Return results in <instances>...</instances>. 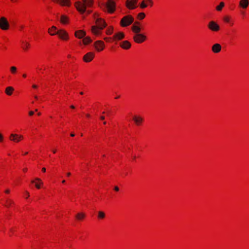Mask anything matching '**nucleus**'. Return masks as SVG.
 <instances>
[{
	"mask_svg": "<svg viewBox=\"0 0 249 249\" xmlns=\"http://www.w3.org/2000/svg\"><path fill=\"white\" fill-rule=\"evenodd\" d=\"M93 0H82L75 2V6L78 12L81 14L86 11L87 7H90L92 6Z\"/></svg>",
	"mask_w": 249,
	"mask_h": 249,
	"instance_id": "f257e3e1",
	"label": "nucleus"
},
{
	"mask_svg": "<svg viewBox=\"0 0 249 249\" xmlns=\"http://www.w3.org/2000/svg\"><path fill=\"white\" fill-rule=\"evenodd\" d=\"M96 24L97 26H92L91 27L92 33L96 36L100 34V31L99 30L103 29L107 25L105 21L102 18H97L96 19Z\"/></svg>",
	"mask_w": 249,
	"mask_h": 249,
	"instance_id": "f03ea898",
	"label": "nucleus"
},
{
	"mask_svg": "<svg viewBox=\"0 0 249 249\" xmlns=\"http://www.w3.org/2000/svg\"><path fill=\"white\" fill-rule=\"evenodd\" d=\"M134 21V18L130 15L124 17L120 21V25L122 27H126L132 24Z\"/></svg>",
	"mask_w": 249,
	"mask_h": 249,
	"instance_id": "7ed1b4c3",
	"label": "nucleus"
},
{
	"mask_svg": "<svg viewBox=\"0 0 249 249\" xmlns=\"http://www.w3.org/2000/svg\"><path fill=\"white\" fill-rule=\"evenodd\" d=\"M105 7L109 13H113L115 10V3L113 0H108L105 4Z\"/></svg>",
	"mask_w": 249,
	"mask_h": 249,
	"instance_id": "20e7f679",
	"label": "nucleus"
},
{
	"mask_svg": "<svg viewBox=\"0 0 249 249\" xmlns=\"http://www.w3.org/2000/svg\"><path fill=\"white\" fill-rule=\"evenodd\" d=\"M208 28L212 31L218 32L220 30L219 25L214 21H210L208 24Z\"/></svg>",
	"mask_w": 249,
	"mask_h": 249,
	"instance_id": "39448f33",
	"label": "nucleus"
},
{
	"mask_svg": "<svg viewBox=\"0 0 249 249\" xmlns=\"http://www.w3.org/2000/svg\"><path fill=\"white\" fill-rule=\"evenodd\" d=\"M146 38V36L142 34H135L133 36L134 40L137 43H141L143 42Z\"/></svg>",
	"mask_w": 249,
	"mask_h": 249,
	"instance_id": "423d86ee",
	"label": "nucleus"
},
{
	"mask_svg": "<svg viewBox=\"0 0 249 249\" xmlns=\"http://www.w3.org/2000/svg\"><path fill=\"white\" fill-rule=\"evenodd\" d=\"M137 0H127L126 5L129 9H133L137 7Z\"/></svg>",
	"mask_w": 249,
	"mask_h": 249,
	"instance_id": "0eeeda50",
	"label": "nucleus"
},
{
	"mask_svg": "<svg viewBox=\"0 0 249 249\" xmlns=\"http://www.w3.org/2000/svg\"><path fill=\"white\" fill-rule=\"evenodd\" d=\"M94 46L97 51L100 52L104 50L105 48V44L103 41L98 40L94 42Z\"/></svg>",
	"mask_w": 249,
	"mask_h": 249,
	"instance_id": "6e6552de",
	"label": "nucleus"
},
{
	"mask_svg": "<svg viewBox=\"0 0 249 249\" xmlns=\"http://www.w3.org/2000/svg\"><path fill=\"white\" fill-rule=\"evenodd\" d=\"M9 27V24L7 20L5 18L1 17V30H7Z\"/></svg>",
	"mask_w": 249,
	"mask_h": 249,
	"instance_id": "1a4fd4ad",
	"label": "nucleus"
},
{
	"mask_svg": "<svg viewBox=\"0 0 249 249\" xmlns=\"http://www.w3.org/2000/svg\"><path fill=\"white\" fill-rule=\"evenodd\" d=\"M94 57V53L92 52H89L86 54L83 57V60L86 62H90Z\"/></svg>",
	"mask_w": 249,
	"mask_h": 249,
	"instance_id": "9d476101",
	"label": "nucleus"
},
{
	"mask_svg": "<svg viewBox=\"0 0 249 249\" xmlns=\"http://www.w3.org/2000/svg\"><path fill=\"white\" fill-rule=\"evenodd\" d=\"M124 37V34L123 32H118L112 36V39L114 41L120 40Z\"/></svg>",
	"mask_w": 249,
	"mask_h": 249,
	"instance_id": "9b49d317",
	"label": "nucleus"
},
{
	"mask_svg": "<svg viewBox=\"0 0 249 249\" xmlns=\"http://www.w3.org/2000/svg\"><path fill=\"white\" fill-rule=\"evenodd\" d=\"M120 46L124 49L127 50L129 49L131 46V43L127 40L124 41L120 43Z\"/></svg>",
	"mask_w": 249,
	"mask_h": 249,
	"instance_id": "f8f14e48",
	"label": "nucleus"
},
{
	"mask_svg": "<svg viewBox=\"0 0 249 249\" xmlns=\"http://www.w3.org/2000/svg\"><path fill=\"white\" fill-rule=\"evenodd\" d=\"M22 135H18L17 134H11L10 136V139L15 142H18L23 139Z\"/></svg>",
	"mask_w": 249,
	"mask_h": 249,
	"instance_id": "ddd939ff",
	"label": "nucleus"
},
{
	"mask_svg": "<svg viewBox=\"0 0 249 249\" xmlns=\"http://www.w3.org/2000/svg\"><path fill=\"white\" fill-rule=\"evenodd\" d=\"M57 34L59 35V37L63 39H67L68 38V34L62 30L57 31Z\"/></svg>",
	"mask_w": 249,
	"mask_h": 249,
	"instance_id": "4468645a",
	"label": "nucleus"
},
{
	"mask_svg": "<svg viewBox=\"0 0 249 249\" xmlns=\"http://www.w3.org/2000/svg\"><path fill=\"white\" fill-rule=\"evenodd\" d=\"M221 50V46L218 43L214 44L212 47V50L214 53H218Z\"/></svg>",
	"mask_w": 249,
	"mask_h": 249,
	"instance_id": "2eb2a0df",
	"label": "nucleus"
},
{
	"mask_svg": "<svg viewBox=\"0 0 249 249\" xmlns=\"http://www.w3.org/2000/svg\"><path fill=\"white\" fill-rule=\"evenodd\" d=\"M249 0H240L239 2V6L243 9H246L249 6Z\"/></svg>",
	"mask_w": 249,
	"mask_h": 249,
	"instance_id": "dca6fc26",
	"label": "nucleus"
},
{
	"mask_svg": "<svg viewBox=\"0 0 249 249\" xmlns=\"http://www.w3.org/2000/svg\"><path fill=\"white\" fill-rule=\"evenodd\" d=\"M139 24V22H136L132 26V31L135 33V34H140L141 31V28L137 25Z\"/></svg>",
	"mask_w": 249,
	"mask_h": 249,
	"instance_id": "f3484780",
	"label": "nucleus"
},
{
	"mask_svg": "<svg viewBox=\"0 0 249 249\" xmlns=\"http://www.w3.org/2000/svg\"><path fill=\"white\" fill-rule=\"evenodd\" d=\"M86 32L83 30H79L76 31L75 33V36L78 38H82L86 36Z\"/></svg>",
	"mask_w": 249,
	"mask_h": 249,
	"instance_id": "a211bd4d",
	"label": "nucleus"
},
{
	"mask_svg": "<svg viewBox=\"0 0 249 249\" xmlns=\"http://www.w3.org/2000/svg\"><path fill=\"white\" fill-rule=\"evenodd\" d=\"M133 120L137 125H139L143 121V118L140 116H135L133 117Z\"/></svg>",
	"mask_w": 249,
	"mask_h": 249,
	"instance_id": "6ab92c4d",
	"label": "nucleus"
},
{
	"mask_svg": "<svg viewBox=\"0 0 249 249\" xmlns=\"http://www.w3.org/2000/svg\"><path fill=\"white\" fill-rule=\"evenodd\" d=\"M54 1L59 2L62 5L69 6L70 5V0H53Z\"/></svg>",
	"mask_w": 249,
	"mask_h": 249,
	"instance_id": "aec40b11",
	"label": "nucleus"
},
{
	"mask_svg": "<svg viewBox=\"0 0 249 249\" xmlns=\"http://www.w3.org/2000/svg\"><path fill=\"white\" fill-rule=\"evenodd\" d=\"M57 28L55 26H53L52 28L48 29V32L51 36L57 34Z\"/></svg>",
	"mask_w": 249,
	"mask_h": 249,
	"instance_id": "412c9836",
	"label": "nucleus"
},
{
	"mask_svg": "<svg viewBox=\"0 0 249 249\" xmlns=\"http://www.w3.org/2000/svg\"><path fill=\"white\" fill-rule=\"evenodd\" d=\"M85 217V214L83 213H79L75 216L76 218L78 220H82Z\"/></svg>",
	"mask_w": 249,
	"mask_h": 249,
	"instance_id": "4be33fe9",
	"label": "nucleus"
},
{
	"mask_svg": "<svg viewBox=\"0 0 249 249\" xmlns=\"http://www.w3.org/2000/svg\"><path fill=\"white\" fill-rule=\"evenodd\" d=\"M14 89L12 87H8L5 89V93L8 95H11Z\"/></svg>",
	"mask_w": 249,
	"mask_h": 249,
	"instance_id": "5701e85b",
	"label": "nucleus"
},
{
	"mask_svg": "<svg viewBox=\"0 0 249 249\" xmlns=\"http://www.w3.org/2000/svg\"><path fill=\"white\" fill-rule=\"evenodd\" d=\"M223 20L225 22L230 23L231 25L233 24V23L231 21V18L228 16H224L223 18Z\"/></svg>",
	"mask_w": 249,
	"mask_h": 249,
	"instance_id": "b1692460",
	"label": "nucleus"
},
{
	"mask_svg": "<svg viewBox=\"0 0 249 249\" xmlns=\"http://www.w3.org/2000/svg\"><path fill=\"white\" fill-rule=\"evenodd\" d=\"M91 42V39L89 36H87L83 39V44H84L85 45H87Z\"/></svg>",
	"mask_w": 249,
	"mask_h": 249,
	"instance_id": "393cba45",
	"label": "nucleus"
},
{
	"mask_svg": "<svg viewBox=\"0 0 249 249\" xmlns=\"http://www.w3.org/2000/svg\"><path fill=\"white\" fill-rule=\"evenodd\" d=\"M225 4L223 2H221L218 6L216 7V10L218 11H220L222 8L224 6Z\"/></svg>",
	"mask_w": 249,
	"mask_h": 249,
	"instance_id": "a878e982",
	"label": "nucleus"
},
{
	"mask_svg": "<svg viewBox=\"0 0 249 249\" xmlns=\"http://www.w3.org/2000/svg\"><path fill=\"white\" fill-rule=\"evenodd\" d=\"M61 22L63 24H66L68 22V18L65 16H62L61 17Z\"/></svg>",
	"mask_w": 249,
	"mask_h": 249,
	"instance_id": "bb28decb",
	"label": "nucleus"
},
{
	"mask_svg": "<svg viewBox=\"0 0 249 249\" xmlns=\"http://www.w3.org/2000/svg\"><path fill=\"white\" fill-rule=\"evenodd\" d=\"M98 217L99 219H103L105 217V213L104 212L102 211L98 212Z\"/></svg>",
	"mask_w": 249,
	"mask_h": 249,
	"instance_id": "cd10ccee",
	"label": "nucleus"
},
{
	"mask_svg": "<svg viewBox=\"0 0 249 249\" xmlns=\"http://www.w3.org/2000/svg\"><path fill=\"white\" fill-rule=\"evenodd\" d=\"M22 44H23V46H22V48L24 50H26L28 47L30 46V44L28 42H24V41H22Z\"/></svg>",
	"mask_w": 249,
	"mask_h": 249,
	"instance_id": "c85d7f7f",
	"label": "nucleus"
},
{
	"mask_svg": "<svg viewBox=\"0 0 249 249\" xmlns=\"http://www.w3.org/2000/svg\"><path fill=\"white\" fill-rule=\"evenodd\" d=\"M113 33V28L110 27L106 31V34L108 35H111Z\"/></svg>",
	"mask_w": 249,
	"mask_h": 249,
	"instance_id": "c756f323",
	"label": "nucleus"
},
{
	"mask_svg": "<svg viewBox=\"0 0 249 249\" xmlns=\"http://www.w3.org/2000/svg\"><path fill=\"white\" fill-rule=\"evenodd\" d=\"M145 15L144 13H140L138 15V18L140 19H142L144 18Z\"/></svg>",
	"mask_w": 249,
	"mask_h": 249,
	"instance_id": "7c9ffc66",
	"label": "nucleus"
},
{
	"mask_svg": "<svg viewBox=\"0 0 249 249\" xmlns=\"http://www.w3.org/2000/svg\"><path fill=\"white\" fill-rule=\"evenodd\" d=\"M147 5L145 3V1L143 0L141 4H140V7L141 8H144L147 7Z\"/></svg>",
	"mask_w": 249,
	"mask_h": 249,
	"instance_id": "2f4dec72",
	"label": "nucleus"
},
{
	"mask_svg": "<svg viewBox=\"0 0 249 249\" xmlns=\"http://www.w3.org/2000/svg\"><path fill=\"white\" fill-rule=\"evenodd\" d=\"M16 70H17V68L14 66H13L11 68V71L12 72H13V73L15 72Z\"/></svg>",
	"mask_w": 249,
	"mask_h": 249,
	"instance_id": "473e14b6",
	"label": "nucleus"
},
{
	"mask_svg": "<svg viewBox=\"0 0 249 249\" xmlns=\"http://www.w3.org/2000/svg\"><path fill=\"white\" fill-rule=\"evenodd\" d=\"M147 2H148L149 4L150 5V6H152V4H153V1H152V0H147Z\"/></svg>",
	"mask_w": 249,
	"mask_h": 249,
	"instance_id": "72a5a7b5",
	"label": "nucleus"
},
{
	"mask_svg": "<svg viewBox=\"0 0 249 249\" xmlns=\"http://www.w3.org/2000/svg\"><path fill=\"white\" fill-rule=\"evenodd\" d=\"M110 39H111V38H109V37H105L104 38V40L107 41H109Z\"/></svg>",
	"mask_w": 249,
	"mask_h": 249,
	"instance_id": "f704fd0d",
	"label": "nucleus"
},
{
	"mask_svg": "<svg viewBox=\"0 0 249 249\" xmlns=\"http://www.w3.org/2000/svg\"><path fill=\"white\" fill-rule=\"evenodd\" d=\"M29 115L30 116H32L34 115V112L33 111H30L29 112Z\"/></svg>",
	"mask_w": 249,
	"mask_h": 249,
	"instance_id": "c9c22d12",
	"label": "nucleus"
},
{
	"mask_svg": "<svg viewBox=\"0 0 249 249\" xmlns=\"http://www.w3.org/2000/svg\"><path fill=\"white\" fill-rule=\"evenodd\" d=\"M11 203V201H10V200H9V201H8L7 202V203H6V206L8 207V206L10 205V204Z\"/></svg>",
	"mask_w": 249,
	"mask_h": 249,
	"instance_id": "e433bc0d",
	"label": "nucleus"
},
{
	"mask_svg": "<svg viewBox=\"0 0 249 249\" xmlns=\"http://www.w3.org/2000/svg\"><path fill=\"white\" fill-rule=\"evenodd\" d=\"M114 190L116 191H118L119 190V189L117 186H115L114 187Z\"/></svg>",
	"mask_w": 249,
	"mask_h": 249,
	"instance_id": "4c0bfd02",
	"label": "nucleus"
},
{
	"mask_svg": "<svg viewBox=\"0 0 249 249\" xmlns=\"http://www.w3.org/2000/svg\"><path fill=\"white\" fill-rule=\"evenodd\" d=\"M36 185V187L37 188V189H39L40 188V186L39 184H38L37 183H36L35 184Z\"/></svg>",
	"mask_w": 249,
	"mask_h": 249,
	"instance_id": "58836bf2",
	"label": "nucleus"
},
{
	"mask_svg": "<svg viewBox=\"0 0 249 249\" xmlns=\"http://www.w3.org/2000/svg\"><path fill=\"white\" fill-rule=\"evenodd\" d=\"M36 180H38V181H40V183H41V184H42V182H41V180H40V178H36Z\"/></svg>",
	"mask_w": 249,
	"mask_h": 249,
	"instance_id": "ea45409f",
	"label": "nucleus"
},
{
	"mask_svg": "<svg viewBox=\"0 0 249 249\" xmlns=\"http://www.w3.org/2000/svg\"><path fill=\"white\" fill-rule=\"evenodd\" d=\"M105 116H101L100 117V119H101V120H105Z\"/></svg>",
	"mask_w": 249,
	"mask_h": 249,
	"instance_id": "a19ab883",
	"label": "nucleus"
},
{
	"mask_svg": "<svg viewBox=\"0 0 249 249\" xmlns=\"http://www.w3.org/2000/svg\"><path fill=\"white\" fill-rule=\"evenodd\" d=\"M25 193H26V195H27V197H29L30 196L29 193L28 192L26 191Z\"/></svg>",
	"mask_w": 249,
	"mask_h": 249,
	"instance_id": "79ce46f5",
	"label": "nucleus"
},
{
	"mask_svg": "<svg viewBox=\"0 0 249 249\" xmlns=\"http://www.w3.org/2000/svg\"><path fill=\"white\" fill-rule=\"evenodd\" d=\"M42 172H45L46 171L45 168H44V167L42 168Z\"/></svg>",
	"mask_w": 249,
	"mask_h": 249,
	"instance_id": "37998d69",
	"label": "nucleus"
},
{
	"mask_svg": "<svg viewBox=\"0 0 249 249\" xmlns=\"http://www.w3.org/2000/svg\"><path fill=\"white\" fill-rule=\"evenodd\" d=\"M37 86L36 85H33V88L36 89V88H37Z\"/></svg>",
	"mask_w": 249,
	"mask_h": 249,
	"instance_id": "c03bdc74",
	"label": "nucleus"
},
{
	"mask_svg": "<svg viewBox=\"0 0 249 249\" xmlns=\"http://www.w3.org/2000/svg\"><path fill=\"white\" fill-rule=\"evenodd\" d=\"M91 11H89V10H88V11H87V14H89L91 13Z\"/></svg>",
	"mask_w": 249,
	"mask_h": 249,
	"instance_id": "a18cd8bd",
	"label": "nucleus"
},
{
	"mask_svg": "<svg viewBox=\"0 0 249 249\" xmlns=\"http://www.w3.org/2000/svg\"><path fill=\"white\" fill-rule=\"evenodd\" d=\"M71 137H74V136H75V135H74V133H71Z\"/></svg>",
	"mask_w": 249,
	"mask_h": 249,
	"instance_id": "49530a36",
	"label": "nucleus"
},
{
	"mask_svg": "<svg viewBox=\"0 0 249 249\" xmlns=\"http://www.w3.org/2000/svg\"><path fill=\"white\" fill-rule=\"evenodd\" d=\"M67 176H68V177H69V176H71V173L69 172V173H68L67 174Z\"/></svg>",
	"mask_w": 249,
	"mask_h": 249,
	"instance_id": "de8ad7c7",
	"label": "nucleus"
},
{
	"mask_svg": "<svg viewBox=\"0 0 249 249\" xmlns=\"http://www.w3.org/2000/svg\"><path fill=\"white\" fill-rule=\"evenodd\" d=\"M74 107H74V106H73V105L71 106V108H73H73H74Z\"/></svg>",
	"mask_w": 249,
	"mask_h": 249,
	"instance_id": "09e8293b",
	"label": "nucleus"
},
{
	"mask_svg": "<svg viewBox=\"0 0 249 249\" xmlns=\"http://www.w3.org/2000/svg\"><path fill=\"white\" fill-rule=\"evenodd\" d=\"M27 171V168H24V169H23V171H24V172H26Z\"/></svg>",
	"mask_w": 249,
	"mask_h": 249,
	"instance_id": "8fccbe9b",
	"label": "nucleus"
},
{
	"mask_svg": "<svg viewBox=\"0 0 249 249\" xmlns=\"http://www.w3.org/2000/svg\"><path fill=\"white\" fill-rule=\"evenodd\" d=\"M86 116H87V117H90V115L89 114H87L86 115Z\"/></svg>",
	"mask_w": 249,
	"mask_h": 249,
	"instance_id": "3c124183",
	"label": "nucleus"
},
{
	"mask_svg": "<svg viewBox=\"0 0 249 249\" xmlns=\"http://www.w3.org/2000/svg\"><path fill=\"white\" fill-rule=\"evenodd\" d=\"M9 192V191L8 190H7L5 191L6 193H8Z\"/></svg>",
	"mask_w": 249,
	"mask_h": 249,
	"instance_id": "603ef678",
	"label": "nucleus"
},
{
	"mask_svg": "<svg viewBox=\"0 0 249 249\" xmlns=\"http://www.w3.org/2000/svg\"><path fill=\"white\" fill-rule=\"evenodd\" d=\"M23 77H26V74H24L23 75Z\"/></svg>",
	"mask_w": 249,
	"mask_h": 249,
	"instance_id": "864d4df0",
	"label": "nucleus"
},
{
	"mask_svg": "<svg viewBox=\"0 0 249 249\" xmlns=\"http://www.w3.org/2000/svg\"><path fill=\"white\" fill-rule=\"evenodd\" d=\"M35 98L36 99H38V97L37 96H35Z\"/></svg>",
	"mask_w": 249,
	"mask_h": 249,
	"instance_id": "5fc2aeb1",
	"label": "nucleus"
},
{
	"mask_svg": "<svg viewBox=\"0 0 249 249\" xmlns=\"http://www.w3.org/2000/svg\"><path fill=\"white\" fill-rule=\"evenodd\" d=\"M62 182L63 183H65V180H62Z\"/></svg>",
	"mask_w": 249,
	"mask_h": 249,
	"instance_id": "6e6d98bb",
	"label": "nucleus"
},
{
	"mask_svg": "<svg viewBox=\"0 0 249 249\" xmlns=\"http://www.w3.org/2000/svg\"><path fill=\"white\" fill-rule=\"evenodd\" d=\"M53 153H56V150H53Z\"/></svg>",
	"mask_w": 249,
	"mask_h": 249,
	"instance_id": "4d7b16f0",
	"label": "nucleus"
},
{
	"mask_svg": "<svg viewBox=\"0 0 249 249\" xmlns=\"http://www.w3.org/2000/svg\"><path fill=\"white\" fill-rule=\"evenodd\" d=\"M37 115H41L40 112H38V113H37Z\"/></svg>",
	"mask_w": 249,
	"mask_h": 249,
	"instance_id": "13d9d810",
	"label": "nucleus"
},
{
	"mask_svg": "<svg viewBox=\"0 0 249 249\" xmlns=\"http://www.w3.org/2000/svg\"><path fill=\"white\" fill-rule=\"evenodd\" d=\"M80 94H81V95H82V94H83V92H80Z\"/></svg>",
	"mask_w": 249,
	"mask_h": 249,
	"instance_id": "bf43d9fd",
	"label": "nucleus"
},
{
	"mask_svg": "<svg viewBox=\"0 0 249 249\" xmlns=\"http://www.w3.org/2000/svg\"><path fill=\"white\" fill-rule=\"evenodd\" d=\"M119 97H120V96H117L115 98H116V99H118V98H119Z\"/></svg>",
	"mask_w": 249,
	"mask_h": 249,
	"instance_id": "052dcab7",
	"label": "nucleus"
},
{
	"mask_svg": "<svg viewBox=\"0 0 249 249\" xmlns=\"http://www.w3.org/2000/svg\"><path fill=\"white\" fill-rule=\"evenodd\" d=\"M104 124H107L106 122H104L103 123Z\"/></svg>",
	"mask_w": 249,
	"mask_h": 249,
	"instance_id": "680f3d73",
	"label": "nucleus"
},
{
	"mask_svg": "<svg viewBox=\"0 0 249 249\" xmlns=\"http://www.w3.org/2000/svg\"><path fill=\"white\" fill-rule=\"evenodd\" d=\"M31 182L33 183H34V180H32V181H31Z\"/></svg>",
	"mask_w": 249,
	"mask_h": 249,
	"instance_id": "e2e57ef3",
	"label": "nucleus"
},
{
	"mask_svg": "<svg viewBox=\"0 0 249 249\" xmlns=\"http://www.w3.org/2000/svg\"><path fill=\"white\" fill-rule=\"evenodd\" d=\"M27 154H28V152H26V153H25V155H27Z\"/></svg>",
	"mask_w": 249,
	"mask_h": 249,
	"instance_id": "0e129e2a",
	"label": "nucleus"
},
{
	"mask_svg": "<svg viewBox=\"0 0 249 249\" xmlns=\"http://www.w3.org/2000/svg\"><path fill=\"white\" fill-rule=\"evenodd\" d=\"M37 111V109H35V111Z\"/></svg>",
	"mask_w": 249,
	"mask_h": 249,
	"instance_id": "69168bd1",
	"label": "nucleus"
}]
</instances>
